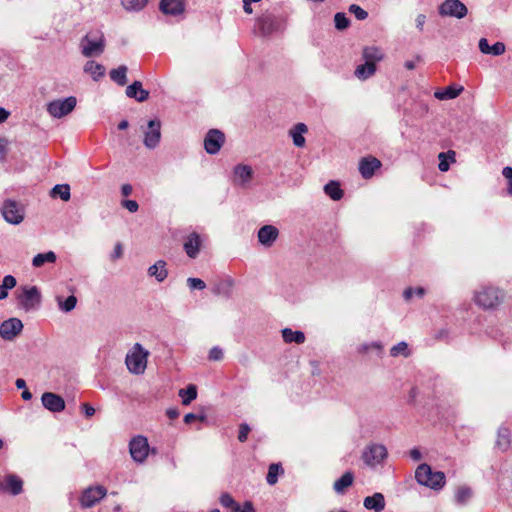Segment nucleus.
I'll list each match as a JSON object with an SVG mask.
<instances>
[{
	"mask_svg": "<svg viewBox=\"0 0 512 512\" xmlns=\"http://www.w3.org/2000/svg\"><path fill=\"white\" fill-rule=\"evenodd\" d=\"M56 261V254L53 251H49L46 253H39L34 256L32 260V265L34 267H41L45 263H54Z\"/></svg>",
	"mask_w": 512,
	"mask_h": 512,
	"instance_id": "38",
	"label": "nucleus"
},
{
	"mask_svg": "<svg viewBox=\"0 0 512 512\" xmlns=\"http://www.w3.org/2000/svg\"><path fill=\"white\" fill-rule=\"evenodd\" d=\"M82 409H83L84 414L86 415V417H92L95 414V409L91 405H89L88 403H84L82 405Z\"/></svg>",
	"mask_w": 512,
	"mask_h": 512,
	"instance_id": "61",
	"label": "nucleus"
},
{
	"mask_svg": "<svg viewBox=\"0 0 512 512\" xmlns=\"http://www.w3.org/2000/svg\"><path fill=\"white\" fill-rule=\"evenodd\" d=\"M253 177V169L249 165L238 164L233 169L232 182L239 187H247Z\"/></svg>",
	"mask_w": 512,
	"mask_h": 512,
	"instance_id": "15",
	"label": "nucleus"
},
{
	"mask_svg": "<svg viewBox=\"0 0 512 512\" xmlns=\"http://www.w3.org/2000/svg\"><path fill=\"white\" fill-rule=\"evenodd\" d=\"M381 167V162L375 157H364L359 162V172L364 179H369Z\"/></svg>",
	"mask_w": 512,
	"mask_h": 512,
	"instance_id": "20",
	"label": "nucleus"
},
{
	"mask_svg": "<svg viewBox=\"0 0 512 512\" xmlns=\"http://www.w3.org/2000/svg\"><path fill=\"white\" fill-rule=\"evenodd\" d=\"M129 452L135 462L143 463L150 452L147 438L141 435L133 437L129 443Z\"/></svg>",
	"mask_w": 512,
	"mask_h": 512,
	"instance_id": "7",
	"label": "nucleus"
},
{
	"mask_svg": "<svg viewBox=\"0 0 512 512\" xmlns=\"http://www.w3.org/2000/svg\"><path fill=\"white\" fill-rule=\"evenodd\" d=\"M208 357L211 361H220L223 359V350L220 347L215 346L209 351Z\"/></svg>",
	"mask_w": 512,
	"mask_h": 512,
	"instance_id": "54",
	"label": "nucleus"
},
{
	"mask_svg": "<svg viewBox=\"0 0 512 512\" xmlns=\"http://www.w3.org/2000/svg\"><path fill=\"white\" fill-rule=\"evenodd\" d=\"M150 353L140 343H135L125 357V364L129 372L141 375L147 368Z\"/></svg>",
	"mask_w": 512,
	"mask_h": 512,
	"instance_id": "1",
	"label": "nucleus"
},
{
	"mask_svg": "<svg viewBox=\"0 0 512 512\" xmlns=\"http://www.w3.org/2000/svg\"><path fill=\"white\" fill-rule=\"evenodd\" d=\"M81 53L87 58L100 56L105 49V38L101 31H90L80 41Z\"/></svg>",
	"mask_w": 512,
	"mask_h": 512,
	"instance_id": "3",
	"label": "nucleus"
},
{
	"mask_svg": "<svg viewBox=\"0 0 512 512\" xmlns=\"http://www.w3.org/2000/svg\"><path fill=\"white\" fill-rule=\"evenodd\" d=\"M349 12L354 14L358 20H365L368 17V13L356 4L350 5Z\"/></svg>",
	"mask_w": 512,
	"mask_h": 512,
	"instance_id": "52",
	"label": "nucleus"
},
{
	"mask_svg": "<svg viewBox=\"0 0 512 512\" xmlns=\"http://www.w3.org/2000/svg\"><path fill=\"white\" fill-rule=\"evenodd\" d=\"M390 354L393 357H397L399 355H403V356L407 357L409 355L407 343L402 341V342H399L398 344L394 345L390 349Z\"/></svg>",
	"mask_w": 512,
	"mask_h": 512,
	"instance_id": "47",
	"label": "nucleus"
},
{
	"mask_svg": "<svg viewBox=\"0 0 512 512\" xmlns=\"http://www.w3.org/2000/svg\"><path fill=\"white\" fill-rule=\"evenodd\" d=\"M256 29L262 36H268L279 29V23L272 14H264L257 19Z\"/></svg>",
	"mask_w": 512,
	"mask_h": 512,
	"instance_id": "18",
	"label": "nucleus"
},
{
	"mask_svg": "<svg viewBox=\"0 0 512 512\" xmlns=\"http://www.w3.org/2000/svg\"><path fill=\"white\" fill-rule=\"evenodd\" d=\"M415 478L420 485L439 490L445 485V474L440 471H432L430 465L420 464L415 471Z\"/></svg>",
	"mask_w": 512,
	"mask_h": 512,
	"instance_id": "2",
	"label": "nucleus"
},
{
	"mask_svg": "<svg viewBox=\"0 0 512 512\" xmlns=\"http://www.w3.org/2000/svg\"><path fill=\"white\" fill-rule=\"evenodd\" d=\"M197 419L204 420V416H198L194 413H188L184 416V422L186 424H191L193 421Z\"/></svg>",
	"mask_w": 512,
	"mask_h": 512,
	"instance_id": "60",
	"label": "nucleus"
},
{
	"mask_svg": "<svg viewBox=\"0 0 512 512\" xmlns=\"http://www.w3.org/2000/svg\"><path fill=\"white\" fill-rule=\"evenodd\" d=\"M225 142V135L218 129H211L204 138V148L208 154H217Z\"/></svg>",
	"mask_w": 512,
	"mask_h": 512,
	"instance_id": "12",
	"label": "nucleus"
},
{
	"mask_svg": "<svg viewBox=\"0 0 512 512\" xmlns=\"http://www.w3.org/2000/svg\"><path fill=\"white\" fill-rule=\"evenodd\" d=\"M122 255H123L122 245L120 243H117L114 247L112 254H111V258H112V260H116V259L121 258Z\"/></svg>",
	"mask_w": 512,
	"mask_h": 512,
	"instance_id": "59",
	"label": "nucleus"
},
{
	"mask_svg": "<svg viewBox=\"0 0 512 512\" xmlns=\"http://www.w3.org/2000/svg\"><path fill=\"white\" fill-rule=\"evenodd\" d=\"M144 132L143 143L146 148L154 149L161 140V122L158 119L149 120Z\"/></svg>",
	"mask_w": 512,
	"mask_h": 512,
	"instance_id": "10",
	"label": "nucleus"
},
{
	"mask_svg": "<svg viewBox=\"0 0 512 512\" xmlns=\"http://www.w3.org/2000/svg\"><path fill=\"white\" fill-rule=\"evenodd\" d=\"M58 307L63 312L72 311L77 304V298L74 295L67 297L65 300L61 296H57L56 298Z\"/></svg>",
	"mask_w": 512,
	"mask_h": 512,
	"instance_id": "41",
	"label": "nucleus"
},
{
	"mask_svg": "<svg viewBox=\"0 0 512 512\" xmlns=\"http://www.w3.org/2000/svg\"><path fill=\"white\" fill-rule=\"evenodd\" d=\"M85 73L89 74L94 81H98L105 74V67L95 61H87L83 67Z\"/></svg>",
	"mask_w": 512,
	"mask_h": 512,
	"instance_id": "28",
	"label": "nucleus"
},
{
	"mask_svg": "<svg viewBox=\"0 0 512 512\" xmlns=\"http://www.w3.org/2000/svg\"><path fill=\"white\" fill-rule=\"evenodd\" d=\"M438 13L442 17H454L462 19L466 17L468 9L460 0H445L438 7Z\"/></svg>",
	"mask_w": 512,
	"mask_h": 512,
	"instance_id": "8",
	"label": "nucleus"
},
{
	"mask_svg": "<svg viewBox=\"0 0 512 512\" xmlns=\"http://www.w3.org/2000/svg\"><path fill=\"white\" fill-rule=\"evenodd\" d=\"M475 302L484 309L494 308L499 304V291L486 287L475 293Z\"/></svg>",
	"mask_w": 512,
	"mask_h": 512,
	"instance_id": "11",
	"label": "nucleus"
},
{
	"mask_svg": "<svg viewBox=\"0 0 512 512\" xmlns=\"http://www.w3.org/2000/svg\"><path fill=\"white\" fill-rule=\"evenodd\" d=\"M335 27L338 30H344L348 28L350 21L345 13L338 12L334 16Z\"/></svg>",
	"mask_w": 512,
	"mask_h": 512,
	"instance_id": "49",
	"label": "nucleus"
},
{
	"mask_svg": "<svg viewBox=\"0 0 512 512\" xmlns=\"http://www.w3.org/2000/svg\"><path fill=\"white\" fill-rule=\"evenodd\" d=\"M512 443V434L509 428L501 426L497 431L496 447L506 452L510 449Z\"/></svg>",
	"mask_w": 512,
	"mask_h": 512,
	"instance_id": "23",
	"label": "nucleus"
},
{
	"mask_svg": "<svg viewBox=\"0 0 512 512\" xmlns=\"http://www.w3.org/2000/svg\"><path fill=\"white\" fill-rule=\"evenodd\" d=\"M307 131H308V128L304 123H298V124L294 125L289 130V136L292 138L293 144L296 147H304L305 146L306 140H305L304 134Z\"/></svg>",
	"mask_w": 512,
	"mask_h": 512,
	"instance_id": "26",
	"label": "nucleus"
},
{
	"mask_svg": "<svg viewBox=\"0 0 512 512\" xmlns=\"http://www.w3.org/2000/svg\"><path fill=\"white\" fill-rule=\"evenodd\" d=\"M363 505L368 510L382 512L385 509V498L382 493L376 492L364 499Z\"/></svg>",
	"mask_w": 512,
	"mask_h": 512,
	"instance_id": "24",
	"label": "nucleus"
},
{
	"mask_svg": "<svg viewBox=\"0 0 512 512\" xmlns=\"http://www.w3.org/2000/svg\"><path fill=\"white\" fill-rule=\"evenodd\" d=\"M376 72V65L365 61L364 64L357 66L355 69V76L360 80H366Z\"/></svg>",
	"mask_w": 512,
	"mask_h": 512,
	"instance_id": "35",
	"label": "nucleus"
},
{
	"mask_svg": "<svg viewBox=\"0 0 512 512\" xmlns=\"http://www.w3.org/2000/svg\"><path fill=\"white\" fill-rule=\"evenodd\" d=\"M23 490V481L14 474H8L0 480V491L7 492L13 496L19 495Z\"/></svg>",
	"mask_w": 512,
	"mask_h": 512,
	"instance_id": "16",
	"label": "nucleus"
},
{
	"mask_svg": "<svg viewBox=\"0 0 512 512\" xmlns=\"http://www.w3.org/2000/svg\"><path fill=\"white\" fill-rule=\"evenodd\" d=\"M77 100L74 96L65 99H57L47 104V112L54 118H62L71 113L76 107Z\"/></svg>",
	"mask_w": 512,
	"mask_h": 512,
	"instance_id": "5",
	"label": "nucleus"
},
{
	"mask_svg": "<svg viewBox=\"0 0 512 512\" xmlns=\"http://www.w3.org/2000/svg\"><path fill=\"white\" fill-rule=\"evenodd\" d=\"M382 349H383L382 344L380 342L375 341V342H371V343L361 344L358 347V352L365 354V353H368L370 350H376L378 352V354H380L382 352Z\"/></svg>",
	"mask_w": 512,
	"mask_h": 512,
	"instance_id": "50",
	"label": "nucleus"
},
{
	"mask_svg": "<svg viewBox=\"0 0 512 512\" xmlns=\"http://www.w3.org/2000/svg\"><path fill=\"white\" fill-rule=\"evenodd\" d=\"M362 56L366 62L376 65L377 62H379L383 59L384 54L380 48L370 46V47H365L363 49Z\"/></svg>",
	"mask_w": 512,
	"mask_h": 512,
	"instance_id": "31",
	"label": "nucleus"
},
{
	"mask_svg": "<svg viewBox=\"0 0 512 512\" xmlns=\"http://www.w3.org/2000/svg\"><path fill=\"white\" fill-rule=\"evenodd\" d=\"M148 275L155 277L158 282L164 281L168 275L165 261L158 260L155 264L150 266L148 269Z\"/></svg>",
	"mask_w": 512,
	"mask_h": 512,
	"instance_id": "30",
	"label": "nucleus"
},
{
	"mask_svg": "<svg viewBox=\"0 0 512 512\" xmlns=\"http://www.w3.org/2000/svg\"><path fill=\"white\" fill-rule=\"evenodd\" d=\"M126 95L129 98H134L138 102H144L149 98V92L142 88L140 81H134L126 88Z\"/></svg>",
	"mask_w": 512,
	"mask_h": 512,
	"instance_id": "25",
	"label": "nucleus"
},
{
	"mask_svg": "<svg viewBox=\"0 0 512 512\" xmlns=\"http://www.w3.org/2000/svg\"><path fill=\"white\" fill-rule=\"evenodd\" d=\"M41 401L43 406L51 412H61L65 409V401L58 394L45 392L42 394Z\"/></svg>",
	"mask_w": 512,
	"mask_h": 512,
	"instance_id": "19",
	"label": "nucleus"
},
{
	"mask_svg": "<svg viewBox=\"0 0 512 512\" xmlns=\"http://www.w3.org/2000/svg\"><path fill=\"white\" fill-rule=\"evenodd\" d=\"M283 472L280 464H271L268 469L266 481L269 485H274L278 481V475Z\"/></svg>",
	"mask_w": 512,
	"mask_h": 512,
	"instance_id": "45",
	"label": "nucleus"
},
{
	"mask_svg": "<svg viewBox=\"0 0 512 512\" xmlns=\"http://www.w3.org/2000/svg\"><path fill=\"white\" fill-rule=\"evenodd\" d=\"M187 285L190 289L203 290L206 288V284L202 279L189 277L187 279Z\"/></svg>",
	"mask_w": 512,
	"mask_h": 512,
	"instance_id": "53",
	"label": "nucleus"
},
{
	"mask_svg": "<svg viewBox=\"0 0 512 512\" xmlns=\"http://www.w3.org/2000/svg\"><path fill=\"white\" fill-rule=\"evenodd\" d=\"M472 497V490L467 486H461L455 493V500L457 504L464 505Z\"/></svg>",
	"mask_w": 512,
	"mask_h": 512,
	"instance_id": "43",
	"label": "nucleus"
},
{
	"mask_svg": "<svg viewBox=\"0 0 512 512\" xmlns=\"http://www.w3.org/2000/svg\"><path fill=\"white\" fill-rule=\"evenodd\" d=\"M18 301L26 311L38 308L41 303V294L36 286L23 287Z\"/></svg>",
	"mask_w": 512,
	"mask_h": 512,
	"instance_id": "9",
	"label": "nucleus"
},
{
	"mask_svg": "<svg viewBox=\"0 0 512 512\" xmlns=\"http://www.w3.org/2000/svg\"><path fill=\"white\" fill-rule=\"evenodd\" d=\"M234 285V281L231 278H226L219 282L214 288L213 293L216 295L229 296L231 289Z\"/></svg>",
	"mask_w": 512,
	"mask_h": 512,
	"instance_id": "39",
	"label": "nucleus"
},
{
	"mask_svg": "<svg viewBox=\"0 0 512 512\" xmlns=\"http://www.w3.org/2000/svg\"><path fill=\"white\" fill-rule=\"evenodd\" d=\"M354 480V475L352 472H345L337 481L334 483V490L341 494L345 491L346 488L352 485Z\"/></svg>",
	"mask_w": 512,
	"mask_h": 512,
	"instance_id": "34",
	"label": "nucleus"
},
{
	"mask_svg": "<svg viewBox=\"0 0 512 512\" xmlns=\"http://www.w3.org/2000/svg\"><path fill=\"white\" fill-rule=\"evenodd\" d=\"M8 144V139L0 138V162L5 160Z\"/></svg>",
	"mask_w": 512,
	"mask_h": 512,
	"instance_id": "58",
	"label": "nucleus"
},
{
	"mask_svg": "<svg viewBox=\"0 0 512 512\" xmlns=\"http://www.w3.org/2000/svg\"><path fill=\"white\" fill-rule=\"evenodd\" d=\"M52 197H60L63 201H68L71 197L70 186L68 184H57L51 190Z\"/></svg>",
	"mask_w": 512,
	"mask_h": 512,
	"instance_id": "40",
	"label": "nucleus"
},
{
	"mask_svg": "<svg viewBox=\"0 0 512 512\" xmlns=\"http://www.w3.org/2000/svg\"><path fill=\"white\" fill-rule=\"evenodd\" d=\"M127 71V66L120 65L118 68L112 69L109 72L110 79L119 86H124L127 83Z\"/></svg>",
	"mask_w": 512,
	"mask_h": 512,
	"instance_id": "33",
	"label": "nucleus"
},
{
	"mask_svg": "<svg viewBox=\"0 0 512 512\" xmlns=\"http://www.w3.org/2000/svg\"><path fill=\"white\" fill-rule=\"evenodd\" d=\"M324 192L334 201H338L343 197V190L336 181H330L324 186Z\"/></svg>",
	"mask_w": 512,
	"mask_h": 512,
	"instance_id": "36",
	"label": "nucleus"
},
{
	"mask_svg": "<svg viewBox=\"0 0 512 512\" xmlns=\"http://www.w3.org/2000/svg\"><path fill=\"white\" fill-rule=\"evenodd\" d=\"M16 284L17 281L14 276L6 275L2 280V284H0V300L6 299L8 297L9 290L14 288Z\"/></svg>",
	"mask_w": 512,
	"mask_h": 512,
	"instance_id": "37",
	"label": "nucleus"
},
{
	"mask_svg": "<svg viewBox=\"0 0 512 512\" xmlns=\"http://www.w3.org/2000/svg\"><path fill=\"white\" fill-rule=\"evenodd\" d=\"M424 294H425V290L422 287H417V288L409 287L404 290L403 297L405 298V300H410L414 295L421 298L424 296Z\"/></svg>",
	"mask_w": 512,
	"mask_h": 512,
	"instance_id": "51",
	"label": "nucleus"
},
{
	"mask_svg": "<svg viewBox=\"0 0 512 512\" xmlns=\"http://www.w3.org/2000/svg\"><path fill=\"white\" fill-rule=\"evenodd\" d=\"M463 91V87L450 85L441 91H436L434 96L439 100H450L458 97Z\"/></svg>",
	"mask_w": 512,
	"mask_h": 512,
	"instance_id": "32",
	"label": "nucleus"
},
{
	"mask_svg": "<svg viewBox=\"0 0 512 512\" xmlns=\"http://www.w3.org/2000/svg\"><path fill=\"white\" fill-rule=\"evenodd\" d=\"M479 50L483 54L499 56L505 52V45L502 42H496L495 44L490 46L486 38H481L479 40Z\"/></svg>",
	"mask_w": 512,
	"mask_h": 512,
	"instance_id": "27",
	"label": "nucleus"
},
{
	"mask_svg": "<svg viewBox=\"0 0 512 512\" xmlns=\"http://www.w3.org/2000/svg\"><path fill=\"white\" fill-rule=\"evenodd\" d=\"M409 454L414 461H419L422 458V454L418 448L411 449Z\"/></svg>",
	"mask_w": 512,
	"mask_h": 512,
	"instance_id": "62",
	"label": "nucleus"
},
{
	"mask_svg": "<svg viewBox=\"0 0 512 512\" xmlns=\"http://www.w3.org/2000/svg\"><path fill=\"white\" fill-rule=\"evenodd\" d=\"M132 186L130 184H124L121 187V193L123 196L127 197L132 193Z\"/></svg>",
	"mask_w": 512,
	"mask_h": 512,
	"instance_id": "64",
	"label": "nucleus"
},
{
	"mask_svg": "<svg viewBox=\"0 0 512 512\" xmlns=\"http://www.w3.org/2000/svg\"><path fill=\"white\" fill-rule=\"evenodd\" d=\"M249 432H250L249 425L246 423L241 424L239 427L238 440L240 442H245L247 440Z\"/></svg>",
	"mask_w": 512,
	"mask_h": 512,
	"instance_id": "56",
	"label": "nucleus"
},
{
	"mask_svg": "<svg viewBox=\"0 0 512 512\" xmlns=\"http://www.w3.org/2000/svg\"><path fill=\"white\" fill-rule=\"evenodd\" d=\"M285 343L303 344L306 340L305 334L299 330H292L291 328H284L281 331Z\"/></svg>",
	"mask_w": 512,
	"mask_h": 512,
	"instance_id": "29",
	"label": "nucleus"
},
{
	"mask_svg": "<svg viewBox=\"0 0 512 512\" xmlns=\"http://www.w3.org/2000/svg\"><path fill=\"white\" fill-rule=\"evenodd\" d=\"M23 329V323L18 318H10L8 320H5L0 325V336L4 340L11 341L13 340L17 335L20 334V332Z\"/></svg>",
	"mask_w": 512,
	"mask_h": 512,
	"instance_id": "14",
	"label": "nucleus"
},
{
	"mask_svg": "<svg viewBox=\"0 0 512 512\" xmlns=\"http://www.w3.org/2000/svg\"><path fill=\"white\" fill-rule=\"evenodd\" d=\"M1 213L6 222L18 225L24 220L25 210L23 205L14 200H5L1 207Z\"/></svg>",
	"mask_w": 512,
	"mask_h": 512,
	"instance_id": "4",
	"label": "nucleus"
},
{
	"mask_svg": "<svg viewBox=\"0 0 512 512\" xmlns=\"http://www.w3.org/2000/svg\"><path fill=\"white\" fill-rule=\"evenodd\" d=\"M201 244L200 235L196 232H192L187 236L183 248L187 256L194 259L200 252Z\"/></svg>",
	"mask_w": 512,
	"mask_h": 512,
	"instance_id": "21",
	"label": "nucleus"
},
{
	"mask_svg": "<svg viewBox=\"0 0 512 512\" xmlns=\"http://www.w3.org/2000/svg\"><path fill=\"white\" fill-rule=\"evenodd\" d=\"M107 494V490L103 486L89 487L87 488L80 498L81 506L84 508L93 507Z\"/></svg>",
	"mask_w": 512,
	"mask_h": 512,
	"instance_id": "13",
	"label": "nucleus"
},
{
	"mask_svg": "<svg viewBox=\"0 0 512 512\" xmlns=\"http://www.w3.org/2000/svg\"><path fill=\"white\" fill-rule=\"evenodd\" d=\"M222 506L230 508L233 512H240V506L235 502L233 497L229 493H223L219 499Z\"/></svg>",
	"mask_w": 512,
	"mask_h": 512,
	"instance_id": "44",
	"label": "nucleus"
},
{
	"mask_svg": "<svg viewBox=\"0 0 512 512\" xmlns=\"http://www.w3.org/2000/svg\"><path fill=\"white\" fill-rule=\"evenodd\" d=\"M448 156L451 158V160L454 161L455 152L454 151H448L447 153L442 152L438 156L439 160H440L438 168L442 172H446L449 169V163L447 161Z\"/></svg>",
	"mask_w": 512,
	"mask_h": 512,
	"instance_id": "48",
	"label": "nucleus"
},
{
	"mask_svg": "<svg viewBox=\"0 0 512 512\" xmlns=\"http://www.w3.org/2000/svg\"><path fill=\"white\" fill-rule=\"evenodd\" d=\"M387 455L388 452L384 445L373 443L364 449L362 459L366 465L375 467L381 464L387 458Z\"/></svg>",
	"mask_w": 512,
	"mask_h": 512,
	"instance_id": "6",
	"label": "nucleus"
},
{
	"mask_svg": "<svg viewBox=\"0 0 512 512\" xmlns=\"http://www.w3.org/2000/svg\"><path fill=\"white\" fill-rule=\"evenodd\" d=\"M502 175L508 180V194L512 196V167L506 166L502 170Z\"/></svg>",
	"mask_w": 512,
	"mask_h": 512,
	"instance_id": "55",
	"label": "nucleus"
},
{
	"mask_svg": "<svg viewBox=\"0 0 512 512\" xmlns=\"http://www.w3.org/2000/svg\"><path fill=\"white\" fill-rule=\"evenodd\" d=\"M425 21H426V17L425 15L423 14H419L416 18V27L422 31L423 30V26L425 24Z\"/></svg>",
	"mask_w": 512,
	"mask_h": 512,
	"instance_id": "63",
	"label": "nucleus"
},
{
	"mask_svg": "<svg viewBox=\"0 0 512 512\" xmlns=\"http://www.w3.org/2000/svg\"><path fill=\"white\" fill-rule=\"evenodd\" d=\"M279 237V230L274 225H264L257 233L259 243L265 248H270Z\"/></svg>",
	"mask_w": 512,
	"mask_h": 512,
	"instance_id": "17",
	"label": "nucleus"
},
{
	"mask_svg": "<svg viewBox=\"0 0 512 512\" xmlns=\"http://www.w3.org/2000/svg\"><path fill=\"white\" fill-rule=\"evenodd\" d=\"M159 9L165 15L178 16L184 12L185 5L182 0H161Z\"/></svg>",
	"mask_w": 512,
	"mask_h": 512,
	"instance_id": "22",
	"label": "nucleus"
},
{
	"mask_svg": "<svg viewBox=\"0 0 512 512\" xmlns=\"http://www.w3.org/2000/svg\"><path fill=\"white\" fill-rule=\"evenodd\" d=\"M179 396L182 398L184 405L190 404L197 397V389L195 385H189L186 389L179 391Z\"/></svg>",
	"mask_w": 512,
	"mask_h": 512,
	"instance_id": "42",
	"label": "nucleus"
},
{
	"mask_svg": "<svg viewBox=\"0 0 512 512\" xmlns=\"http://www.w3.org/2000/svg\"><path fill=\"white\" fill-rule=\"evenodd\" d=\"M148 0H122V5L127 11H140L142 10Z\"/></svg>",
	"mask_w": 512,
	"mask_h": 512,
	"instance_id": "46",
	"label": "nucleus"
},
{
	"mask_svg": "<svg viewBox=\"0 0 512 512\" xmlns=\"http://www.w3.org/2000/svg\"><path fill=\"white\" fill-rule=\"evenodd\" d=\"M122 206L131 213L137 212L139 208V205L135 200H124L122 202Z\"/></svg>",
	"mask_w": 512,
	"mask_h": 512,
	"instance_id": "57",
	"label": "nucleus"
}]
</instances>
